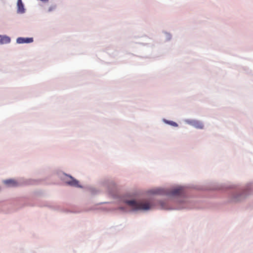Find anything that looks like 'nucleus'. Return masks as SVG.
<instances>
[{"mask_svg":"<svg viewBox=\"0 0 253 253\" xmlns=\"http://www.w3.org/2000/svg\"><path fill=\"white\" fill-rule=\"evenodd\" d=\"M169 124H170L171 125L174 126H177V124L175 123V122H170L169 123Z\"/></svg>","mask_w":253,"mask_h":253,"instance_id":"nucleus-9","label":"nucleus"},{"mask_svg":"<svg viewBox=\"0 0 253 253\" xmlns=\"http://www.w3.org/2000/svg\"><path fill=\"white\" fill-rule=\"evenodd\" d=\"M70 180L67 181L66 182L70 185L75 186V187H81L79 185V182L77 180L74 179L72 176H70Z\"/></svg>","mask_w":253,"mask_h":253,"instance_id":"nucleus-6","label":"nucleus"},{"mask_svg":"<svg viewBox=\"0 0 253 253\" xmlns=\"http://www.w3.org/2000/svg\"><path fill=\"white\" fill-rule=\"evenodd\" d=\"M183 192V189L181 187H178L175 189H172L170 194L173 196L180 195L182 194Z\"/></svg>","mask_w":253,"mask_h":253,"instance_id":"nucleus-4","label":"nucleus"},{"mask_svg":"<svg viewBox=\"0 0 253 253\" xmlns=\"http://www.w3.org/2000/svg\"><path fill=\"white\" fill-rule=\"evenodd\" d=\"M16 42L18 43H31L33 42L32 38H18L17 39Z\"/></svg>","mask_w":253,"mask_h":253,"instance_id":"nucleus-2","label":"nucleus"},{"mask_svg":"<svg viewBox=\"0 0 253 253\" xmlns=\"http://www.w3.org/2000/svg\"><path fill=\"white\" fill-rule=\"evenodd\" d=\"M191 125L196 128L203 129L204 125L203 123L198 121H193L191 123Z\"/></svg>","mask_w":253,"mask_h":253,"instance_id":"nucleus-5","label":"nucleus"},{"mask_svg":"<svg viewBox=\"0 0 253 253\" xmlns=\"http://www.w3.org/2000/svg\"><path fill=\"white\" fill-rule=\"evenodd\" d=\"M52 9H53V8H52V7H50V8H49L48 11H51V10H52Z\"/></svg>","mask_w":253,"mask_h":253,"instance_id":"nucleus-10","label":"nucleus"},{"mask_svg":"<svg viewBox=\"0 0 253 253\" xmlns=\"http://www.w3.org/2000/svg\"><path fill=\"white\" fill-rule=\"evenodd\" d=\"M10 42V38L6 36L0 35V44L8 43Z\"/></svg>","mask_w":253,"mask_h":253,"instance_id":"nucleus-3","label":"nucleus"},{"mask_svg":"<svg viewBox=\"0 0 253 253\" xmlns=\"http://www.w3.org/2000/svg\"><path fill=\"white\" fill-rule=\"evenodd\" d=\"M133 210H148L151 208L152 205L148 201L136 202L134 200L126 201V202Z\"/></svg>","mask_w":253,"mask_h":253,"instance_id":"nucleus-1","label":"nucleus"},{"mask_svg":"<svg viewBox=\"0 0 253 253\" xmlns=\"http://www.w3.org/2000/svg\"><path fill=\"white\" fill-rule=\"evenodd\" d=\"M4 183L8 185L15 186L16 185V182L11 179L6 180L4 181Z\"/></svg>","mask_w":253,"mask_h":253,"instance_id":"nucleus-8","label":"nucleus"},{"mask_svg":"<svg viewBox=\"0 0 253 253\" xmlns=\"http://www.w3.org/2000/svg\"><path fill=\"white\" fill-rule=\"evenodd\" d=\"M18 10L20 12H23L24 10V5L22 0H18L17 1Z\"/></svg>","mask_w":253,"mask_h":253,"instance_id":"nucleus-7","label":"nucleus"}]
</instances>
